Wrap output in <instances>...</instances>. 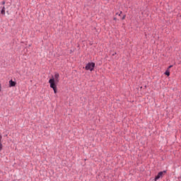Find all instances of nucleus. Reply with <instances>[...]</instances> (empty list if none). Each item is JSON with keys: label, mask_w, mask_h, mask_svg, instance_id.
<instances>
[{"label": "nucleus", "mask_w": 181, "mask_h": 181, "mask_svg": "<svg viewBox=\"0 0 181 181\" xmlns=\"http://www.w3.org/2000/svg\"><path fill=\"white\" fill-rule=\"evenodd\" d=\"M0 151H2V143H0Z\"/></svg>", "instance_id": "obj_7"}, {"label": "nucleus", "mask_w": 181, "mask_h": 181, "mask_svg": "<svg viewBox=\"0 0 181 181\" xmlns=\"http://www.w3.org/2000/svg\"><path fill=\"white\" fill-rule=\"evenodd\" d=\"M16 86V82L11 80L9 81V87H15Z\"/></svg>", "instance_id": "obj_4"}, {"label": "nucleus", "mask_w": 181, "mask_h": 181, "mask_svg": "<svg viewBox=\"0 0 181 181\" xmlns=\"http://www.w3.org/2000/svg\"><path fill=\"white\" fill-rule=\"evenodd\" d=\"M1 4H2V5H5V1H2V2H1Z\"/></svg>", "instance_id": "obj_9"}, {"label": "nucleus", "mask_w": 181, "mask_h": 181, "mask_svg": "<svg viewBox=\"0 0 181 181\" xmlns=\"http://www.w3.org/2000/svg\"><path fill=\"white\" fill-rule=\"evenodd\" d=\"M122 19L124 21V19H125V16H124Z\"/></svg>", "instance_id": "obj_10"}, {"label": "nucleus", "mask_w": 181, "mask_h": 181, "mask_svg": "<svg viewBox=\"0 0 181 181\" xmlns=\"http://www.w3.org/2000/svg\"><path fill=\"white\" fill-rule=\"evenodd\" d=\"M94 67H95V64L94 62H89L86 64L85 69L86 70H90V71H93V70H94Z\"/></svg>", "instance_id": "obj_2"}, {"label": "nucleus", "mask_w": 181, "mask_h": 181, "mask_svg": "<svg viewBox=\"0 0 181 181\" xmlns=\"http://www.w3.org/2000/svg\"><path fill=\"white\" fill-rule=\"evenodd\" d=\"M165 174H166V170L158 173V175L156 176L155 177V180L156 181L158 180V179H160V177H162V176H163V175H165Z\"/></svg>", "instance_id": "obj_3"}, {"label": "nucleus", "mask_w": 181, "mask_h": 181, "mask_svg": "<svg viewBox=\"0 0 181 181\" xmlns=\"http://www.w3.org/2000/svg\"><path fill=\"white\" fill-rule=\"evenodd\" d=\"M165 76H170V72L168 70H167L165 71Z\"/></svg>", "instance_id": "obj_6"}, {"label": "nucleus", "mask_w": 181, "mask_h": 181, "mask_svg": "<svg viewBox=\"0 0 181 181\" xmlns=\"http://www.w3.org/2000/svg\"><path fill=\"white\" fill-rule=\"evenodd\" d=\"M173 67V66L172 65H170V66H169V69H170V68H172Z\"/></svg>", "instance_id": "obj_12"}, {"label": "nucleus", "mask_w": 181, "mask_h": 181, "mask_svg": "<svg viewBox=\"0 0 181 181\" xmlns=\"http://www.w3.org/2000/svg\"><path fill=\"white\" fill-rule=\"evenodd\" d=\"M121 13H122V11L120 12V13L119 14V16H121Z\"/></svg>", "instance_id": "obj_11"}, {"label": "nucleus", "mask_w": 181, "mask_h": 181, "mask_svg": "<svg viewBox=\"0 0 181 181\" xmlns=\"http://www.w3.org/2000/svg\"><path fill=\"white\" fill-rule=\"evenodd\" d=\"M1 139H2V136L0 135V144H1Z\"/></svg>", "instance_id": "obj_8"}, {"label": "nucleus", "mask_w": 181, "mask_h": 181, "mask_svg": "<svg viewBox=\"0 0 181 181\" xmlns=\"http://www.w3.org/2000/svg\"><path fill=\"white\" fill-rule=\"evenodd\" d=\"M1 15H5V6H4L1 11Z\"/></svg>", "instance_id": "obj_5"}, {"label": "nucleus", "mask_w": 181, "mask_h": 181, "mask_svg": "<svg viewBox=\"0 0 181 181\" xmlns=\"http://www.w3.org/2000/svg\"><path fill=\"white\" fill-rule=\"evenodd\" d=\"M0 91H1V84H0Z\"/></svg>", "instance_id": "obj_13"}, {"label": "nucleus", "mask_w": 181, "mask_h": 181, "mask_svg": "<svg viewBox=\"0 0 181 181\" xmlns=\"http://www.w3.org/2000/svg\"><path fill=\"white\" fill-rule=\"evenodd\" d=\"M59 74H55L54 78H52L49 80V86L53 89L54 94L57 93V83L59 82ZM55 78V79H54Z\"/></svg>", "instance_id": "obj_1"}]
</instances>
